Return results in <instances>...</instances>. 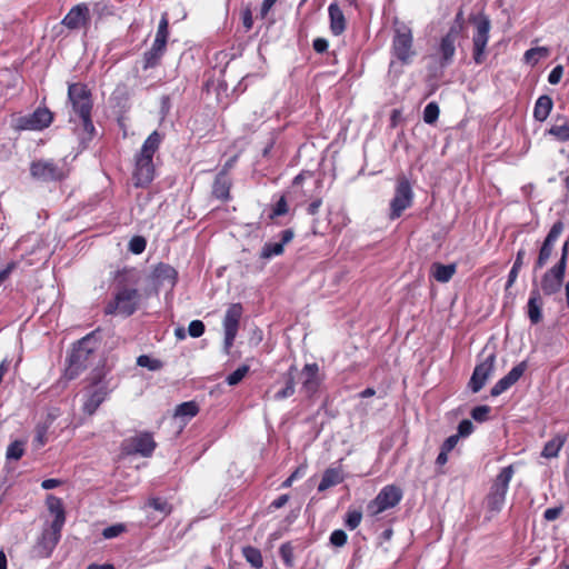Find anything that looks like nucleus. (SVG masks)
Instances as JSON below:
<instances>
[{"label":"nucleus","instance_id":"obj_1","mask_svg":"<svg viewBox=\"0 0 569 569\" xmlns=\"http://www.w3.org/2000/svg\"><path fill=\"white\" fill-rule=\"evenodd\" d=\"M162 140V136L158 131H153L142 144L141 151L136 160V169L133 173L134 184L143 187L150 183L154 176V167L152 158L158 150Z\"/></svg>","mask_w":569,"mask_h":569},{"label":"nucleus","instance_id":"obj_2","mask_svg":"<svg viewBox=\"0 0 569 569\" xmlns=\"http://www.w3.org/2000/svg\"><path fill=\"white\" fill-rule=\"evenodd\" d=\"M68 97L74 112L81 119L83 132L90 139L94 131V126L90 119L92 108L90 91L83 84L73 83L69 86Z\"/></svg>","mask_w":569,"mask_h":569},{"label":"nucleus","instance_id":"obj_3","mask_svg":"<svg viewBox=\"0 0 569 569\" xmlns=\"http://www.w3.org/2000/svg\"><path fill=\"white\" fill-rule=\"evenodd\" d=\"M140 293L133 288H121L106 307L107 315L131 316L139 307Z\"/></svg>","mask_w":569,"mask_h":569},{"label":"nucleus","instance_id":"obj_4","mask_svg":"<svg viewBox=\"0 0 569 569\" xmlns=\"http://www.w3.org/2000/svg\"><path fill=\"white\" fill-rule=\"evenodd\" d=\"M96 348L97 341L91 335H88L78 341L69 357L67 375L70 379L74 378L81 369L87 367L89 358Z\"/></svg>","mask_w":569,"mask_h":569},{"label":"nucleus","instance_id":"obj_5","mask_svg":"<svg viewBox=\"0 0 569 569\" xmlns=\"http://www.w3.org/2000/svg\"><path fill=\"white\" fill-rule=\"evenodd\" d=\"M513 467L508 466L503 468L497 476L487 498L488 507L491 511L501 510L506 499V493L509 488V482L513 477Z\"/></svg>","mask_w":569,"mask_h":569},{"label":"nucleus","instance_id":"obj_6","mask_svg":"<svg viewBox=\"0 0 569 569\" xmlns=\"http://www.w3.org/2000/svg\"><path fill=\"white\" fill-rule=\"evenodd\" d=\"M472 21L476 29L472 37L473 60L476 63L480 64L486 58V47L489 40L491 23L489 18L482 14L475 17Z\"/></svg>","mask_w":569,"mask_h":569},{"label":"nucleus","instance_id":"obj_7","mask_svg":"<svg viewBox=\"0 0 569 569\" xmlns=\"http://www.w3.org/2000/svg\"><path fill=\"white\" fill-rule=\"evenodd\" d=\"M413 199L412 188L406 176H399L397 179L395 197L390 202V218L396 219L411 206Z\"/></svg>","mask_w":569,"mask_h":569},{"label":"nucleus","instance_id":"obj_8","mask_svg":"<svg viewBox=\"0 0 569 569\" xmlns=\"http://www.w3.org/2000/svg\"><path fill=\"white\" fill-rule=\"evenodd\" d=\"M463 29L462 13L459 12L455 19V22L450 27L448 33L441 39L440 53L441 63L448 64L452 61L456 52V41L460 37Z\"/></svg>","mask_w":569,"mask_h":569},{"label":"nucleus","instance_id":"obj_9","mask_svg":"<svg viewBox=\"0 0 569 569\" xmlns=\"http://www.w3.org/2000/svg\"><path fill=\"white\" fill-rule=\"evenodd\" d=\"M243 308L240 303H232L226 311L223 318V331H224V340L223 347L224 351L229 353L230 348L233 345L236 336L238 333L240 319L242 317Z\"/></svg>","mask_w":569,"mask_h":569},{"label":"nucleus","instance_id":"obj_10","mask_svg":"<svg viewBox=\"0 0 569 569\" xmlns=\"http://www.w3.org/2000/svg\"><path fill=\"white\" fill-rule=\"evenodd\" d=\"M156 448V442L150 433L143 432L131 437L122 443V450L126 455H141L149 457Z\"/></svg>","mask_w":569,"mask_h":569},{"label":"nucleus","instance_id":"obj_11","mask_svg":"<svg viewBox=\"0 0 569 569\" xmlns=\"http://www.w3.org/2000/svg\"><path fill=\"white\" fill-rule=\"evenodd\" d=\"M52 121V113L47 108H38L33 113L20 117L17 120L19 130H42Z\"/></svg>","mask_w":569,"mask_h":569},{"label":"nucleus","instance_id":"obj_12","mask_svg":"<svg viewBox=\"0 0 569 569\" xmlns=\"http://www.w3.org/2000/svg\"><path fill=\"white\" fill-rule=\"evenodd\" d=\"M565 271L563 261H558L552 268L545 272L540 281V289L543 295L552 296L560 290Z\"/></svg>","mask_w":569,"mask_h":569},{"label":"nucleus","instance_id":"obj_13","mask_svg":"<svg viewBox=\"0 0 569 569\" xmlns=\"http://www.w3.org/2000/svg\"><path fill=\"white\" fill-rule=\"evenodd\" d=\"M401 499V490L396 486L385 487L370 503L372 515H378L389 508L395 507Z\"/></svg>","mask_w":569,"mask_h":569},{"label":"nucleus","instance_id":"obj_14","mask_svg":"<svg viewBox=\"0 0 569 569\" xmlns=\"http://www.w3.org/2000/svg\"><path fill=\"white\" fill-rule=\"evenodd\" d=\"M31 176L41 181L62 179L63 169L51 160H38L31 163Z\"/></svg>","mask_w":569,"mask_h":569},{"label":"nucleus","instance_id":"obj_15","mask_svg":"<svg viewBox=\"0 0 569 569\" xmlns=\"http://www.w3.org/2000/svg\"><path fill=\"white\" fill-rule=\"evenodd\" d=\"M495 360L496 357L493 353H491L483 361L476 366L469 381V387L472 392H479L483 388L493 371Z\"/></svg>","mask_w":569,"mask_h":569},{"label":"nucleus","instance_id":"obj_16","mask_svg":"<svg viewBox=\"0 0 569 569\" xmlns=\"http://www.w3.org/2000/svg\"><path fill=\"white\" fill-rule=\"evenodd\" d=\"M563 231V223L561 221H557L552 224L549 233L547 234L540 251L538 259L535 264V270L542 268L549 260L552 254L555 243Z\"/></svg>","mask_w":569,"mask_h":569},{"label":"nucleus","instance_id":"obj_17","mask_svg":"<svg viewBox=\"0 0 569 569\" xmlns=\"http://www.w3.org/2000/svg\"><path fill=\"white\" fill-rule=\"evenodd\" d=\"M393 51L396 57L407 63L415 56L412 50V34L410 29L397 30L393 39Z\"/></svg>","mask_w":569,"mask_h":569},{"label":"nucleus","instance_id":"obj_18","mask_svg":"<svg viewBox=\"0 0 569 569\" xmlns=\"http://www.w3.org/2000/svg\"><path fill=\"white\" fill-rule=\"evenodd\" d=\"M89 20V8L81 3L74 6L63 18L62 24L69 29H78L84 26Z\"/></svg>","mask_w":569,"mask_h":569},{"label":"nucleus","instance_id":"obj_19","mask_svg":"<svg viewBox=\"0 0 569 569\" xmlns=\"http://www.w3.org/2000/svg\"><path fill=\"white\" fill-rule=\"evenodd\" d=\"M318 373L319 367L317 363H308L303 367L301 371L302 390L307 396H312L317 391L320 383Z\"/></svg>","mask_w":569,"mask_h":569},{"label":"nucleus","instance_id":"obj_20","mask_svg":"<svg viewBox=\"0 0 569 569\" xmlns=\"http://www.w3.org/2000/svg\"><path fill=\"white\" fill-rule=\"evenodd\" d=\"M106 395V388L103 386L96 385L88 393L87 400L83 403V410L88 415H93L104 400Z\"/></svg>","mask_w":569,"mask_h":569},{"label":"nucleus","instance_id":"obj_21","mask_svg":"<svg viewBox=\"0 0 569 569\" xmlns=\"http://www.w3.org/2000/svg\"><path fill=\"white\" fill-rule=\"evenodd\" d=\"M543 302L541 295L538 289H532L530 293V298L528 301V316L532 323H538L542 319V309Z\"/></svg>","mask_w":569,"mask_h":569},{"label":"nucleus","instance_id":"obj_22","mask_svg":"<svg viewBox=\"0 0 569 569\" xmlns=\"http://www.w3.org/2000/svg\"><path fill=\"white\" fill-rule=\"evenodd\" d=\"M330 30L335 36H340L346 29V19L338 4L329 6Z\"/></svg>","mask_w":569,"mask_h":569},{"label":"nucleus","instance_id":"obj_23","mask_svg":"<svg viewBox=\"0 0 569 569\" xmlns=\"http://www.w3.org/2000/svg\"><path fill=\"white\" fill-rule=\"evenodd\" d=\"M63 523H64V512L59 511L58 515H56V518L51 523V529L48 530V532H50L49 545L46 547V551L42 552V555L50 556L52 549L56 547V545L59 541L60 531H61Z\"/></svg>","mask_w":569,"mask_h":569},{"label":"nucleus","instance_id":"obj_24","mask_svg":"<svg viewBox=\"0 0 569 569\" xmlns=\"http://www.w3.org/2000/svg\"><path fill=\"white\" fill-rule=\"evenodd\" d=\"M231 182L224 171H221L212 186V194L220 200H227L229 198Z\"/></svg>","mask_w":569,"mask_h":569},{"label":"nucleus","instance_id":"obj_25","mask_svg":"<svg viewBox=\"0 0 569 569\" xmlns=\"http://www.w3.org/2000/svg\"><path fill=\"white\" fill-rule=\"evenodd\" d=\"M553 102L549 96L538 98L533 109V117L537 121H545L551 112Z\"/></svg>","mask_w":569,"mask_h":569},{"label":"nucleus","instance_id":"obj_26","mask_svg":"<svg viewBox=\"0 0 569 569\" xmlns=\"http://www.w3.org/2000/svg\"><path fill=\"white\" fill-rule=\"evenodd\" d=\"M456 272V264L433 263L431 266V274L439 282H448Z\"/></svg>","mask_w":569,"mask_h":569},{"label":"nucleus","instance_id":"obj_27","mask_svg":"<svg viewBox=\"0 0 569 569\" xmlns=\"http://www.w3.org/2000/svg\"><path fill=\"white\" fill-rule=\"evenodd\" d=\"M199 412V406L194 401H188L179 405L174 411V418L181 419L186 423Z\"/></svg>","mask_w":569,"mask_h":569},{"label":"nucleus","instance_id":"obj_28","mask_svg":"<svg viewBox=\"0 0 569 569\" xmlns=\"http://www.w3.org/2000/svg\"><path fill=\"white\" fill-rule=\"evenodd\" d=\"M566 442L565 435H557L551 440H549L541 452V456L545 458H555L558 456L561 447Z\"/></svg>","mask_w":569,"mask_h":569},{"label":"nucleus","instance_id":"obj_29","mask_svg":"<svg viewBox=\"0 0 569 569\" xmlns=\"http://www.w3.org/2000/svg\"><path fill=\"white\" fill-rule=\"evenodd\" d=\"M154 277L161 282L168 281L171 286H173L177 271L169 264L160 263L154 269Z\"/></svg>","mask_w":569,"mask_h":569},{"label":"nucleus","instance_id":"obj_30","mask_svg":"<svg viewBox=\"0 0 569 569\" xmlns=\"http://www.w3.org/2000/svg\"><path fill=\"white\" fill-rule=\"evenodd\" d=\"M164 50L166 47H158L153 43L151 49L144 53V69L157 66Z\"/></svg>","mask_w":569,"mask_h":569},{"label":"nucleus","instance_id":"obj_31","mask_svg":"<svg viewBox=\"0 0 569 569\" xmlns=\"http://www.w3.org/2000/svg\"><path fill=\"white\" fill-rule=\"evenodd\" d=\"M296 370L295 367H291L287 373V381H286V387L281 390H279L278 392H276L274 395V399L276 400H282V399H286V398H289L291 397L293 393H295V376H293V371Z\"/></svg>","mask_w":569,"mask_h":569},{"label":"nucleus","instance_id":"obj_32","mask_svg":"<svg viewBox=\"0 0 569 569\" xmlns=\"http://www.w3.org/2000/svg\"><path fill=\"white\" fill-rule=\"evenodd\" d=\"M243 557L253 568H261L263 565L262 556L259 549L248 546L242 550Z\"/></svg>","mask_w":569,"mask_h":569},{"label":"nucleus","instance_id":"obj_33","mask_svg":"<svg viewBox=\"0 0 569 569\" xmlns=\"http://www.w3.org/2000/svg\"><path fill=\"white\" fill-rule=\"evenodd\" d=\"M549 133L559 141H569V121L563 120L561 123L556 122L549 129Z\"/></svg>","mask_w":569,"mask_h":569},{"label":"nucleus","instance_id":"obj_34","mask_svg":"<svg viewBox=\"0 0 569 569\" xmlns=\"http://www.w3.org/2000/svg\"><path fill=\"white\" fill-rule=\"evenodd\" d=\"M24 445L26 442L22 440L11 442L7 448L6 458L8 460H19L24 453Z\"/></svg>","mask_w":569,"mask_h":569},{"label":"nucleus","instance_id":"obj_35","mask_svg":"<svg viewBox=\"0 0 569 569\" xmlns=\"http://www.w3.org/2000/svg\"><path fill=\"white\" fill-rule=\"evenodd\" d=\"M339 482H340L339 473L336 470L329 469L325 472V475L318 486V490L325 491L328 488H330Z\"/></svg>","mask_w":569,"mask_h":569},{"label":"nucleus","instance_id":"obj_36","mask_svg":"<svg viewBox=\"0 0 569 569\" xmlns=\"http://www.w3.org/2000/svg\"><path fill=\"white\" fill-rule=\"evenodd\" d=\"M167 39H168V19L164 14V16H162V18L159 22L156 39H154L153 43H156L158 47H166Z\"/></svg>","mask_w":569,"mask_h":569},{"label":"nucleus","instance_id":"obj_37","mask_svg":"<svg viewBox=\"0 0 569 569\" xmlns=\"http://www.w3.org/2000/svg\"><path fill=\"white\" fill-rule=\"evenodd\" d=\"M549 56V49L546 47L532 48L525 53V59L529 63H537L539 59L547 58Z\"/></svg>","mask_w":569,"mask_h":569},{"label":"nucleus","instance_id":"obj_38","mask_svg":"<svg viewBox=\"0 0 569 569\" xmlns=\"http://www.w3.org/2000/svg\"><path fill=\"white\" fill-rule=\"evenodd\" d=\"M439 112V106L436 102L428 103L423 110V121L428 124L435 123L438 120Z\"/></svg>","mask_w":569,"mask_h":569},{"label":"nucleus","instance_id":"obj_39","mask_svg":"<svg viewBox=\"0 0 569 569\" xmlns=\"http://www.w3.org/2000/svg\"><path fill=\"white\" fill-rule=\"evenodd\" d=\"M283 252V244L281 242L266 243L263 246L261 258L269 259L273 256H279Z\"/></svg>","mask_w":569,"mask_h":569},{"label":"nucleus","instance_id":"obj_40","mask_svg":"<svg viewBox=\"0 0 569 569\" xmlns=\"http://www.w3.org/2000/svg\"><path fill=\"white\" fill-rule=\"evenodd\" d=\"M137 365L140 367L148 368L149 370H159L162 367V363L158 359H152L149 356L142 355L137 359Z\"/></svg>","mask_w":569,"mask_h":569},{"label":"nucleus","instance_id":"obj_41","mask_svg":"<svg viewBox=\"0 0 569 569\" xmlns=\"http://www.w3.org/2000/svg\"><path fill=\"white\" fill-rule=\"evenodd\" d=\"M248 371L249 367L243 365L239 367L237 370H234L232 373H230L227 377L226 381L228 382L229 386H236L246 377Z\"/></svg>","mask_w":569,"mask_h":569},{"label":"nucleus","instance_id":"obj_42","mask_svg":"<svg viewBox=\"0 0 569 569\" xmlns=\"http://www.w3.org/2000/svg\"><path fill=\"white\" fill-rule=\"evenodd\" d=\"M48 428L46 426H37L36 436L32 441V446L36 450L43 447L47 442Z\"/></svg>","mask_w":569,"mask_h":569},{"label":"nucleus","instance_id":"obj_43","mask_svg":"<svg viewBox=\"0 0 569 569\" xmlns=\"http://www.w3.org/2000/svg\"><path fill=\"white\" fill-rule=\"evenodd\" d=\"M490 411L491 408L489 406H478L471 410V417L478 422H483L488 420Z\"/></svg>","mask_w":569,"mask_h":569},{"label":"nucleus","instance_id":"obj_44","mask_svg":"<svg viewBox=\"0 0 569 569\" xmlns=\"http://www.w3.org/2000/svg\"><path fill=\"white\" fill-rule=\"evenodd\" d=\"M148 506L153 508L154 510L168 515L171 511V507L168 505L166 500H162L160 498H151L148 501Z\"/></svg>","mask_w":569,"mask_h":569},{"label":"nucleus","instance_id":"obj_45","mask_svg":"<svg viewBox=\"0 0 569 569\" xmlns=\"http://www.w3.org/2000/svg\"><path fill=\"white\" fill-rule=\"evenodd\" d=\"M279 552H280V556H281L283 562L286 563V566L292 567L293 566V547L288 542L283 543L280 547Z\"/></svg>","mask_w":569,"mask_h":569},{"label":"nucleus","instance_id":"obj_46","mask_svg":"<svg viewBox=\"0 0 569 569\" xmlns=\"http://www.w3.org/2000/svg\"><path fill=\"white\" fill-rule=\"evenodd\" d=\"M511 386L512 383L509 380L508 376H505L491 388L490 393L492 397H497L505 392L507 389H509Z\"/></svg>","mask_w":569,"mask_h":569},{"label":"nucleus","instance_id":"obj_47","mask_svg":"<svg viewBox=\"0 0 569 569\" xmlns=\"http://www.w3.org/2000/svg\"><path fill=\"white\" fill-rule=\"evenodd\" d=\"M361 519H362V513H361V511H359V510H350V511L347 513L346 525H347V527H349L351 530H353V529H356V528L360 525Z\"/></svg>","mask_w":569,"mask_h":569},{"label":"nucleus","instance_id":"obj_48","mask_svg":"<svg viewBox=\"0 0 569 569\" xmlns=\"http://www.w3.org/2000/svg\"><path fill=\"white\" fill-rule=\"evenodd\" d=\"M526 369L527 363L522 361L510 370V372L507 376L512 385H515L520 379Z\"/></svg>","mask_w":569,"mask_h":569},{"label":"nucleus","instance_id":"obj_49","mask_svg":"<svg viewBox=\"0 0 569 569\" xmlns=\"http://www.w3.org/2000/svg\"><path fill=\"white\" fill-rule=\"evenodd\" d=\"M146 249V240L142 237H133L129 242V250L136 254L143 252Z\"/></svg>","mask_w":569,"mask_h":569},{"label":"nucleus","instance_id":"obj_50","mask_svg":"<svg viewBox=\"0 0 569 569\" xmlns=\"http://www.w3.org/2000/svg\"><path fill=\"white\" fill-rule=\"evenodd\" d=\"M124 530H126V527L121 523H118V525H113V526H110V527H107L106 529H103L102 536L106 539H112V538H116L119 535H121Z\"/></svg>","mask_w":569,"mask_h":569},{"label":"nucleus","instance_id":"obj_51","mask_svg":"<svg viewBox=\"0 0 569 569\" xmlns=\"http://www.w3.org/2000/svg\"><path fill=\"white\" fill-rule=\"evenodd\" d=\"M188 332L192 338H199L204 332V325L200 320H193L189 323Z\"/></svg>","mask_w":569,"mask_h":569},{"label":"nucleus","instance_id":"obj_52","mask_svg":"<svg viewBox=\"0 0 569 569\" xmlns=\"http://www.w3.org/2000/svg\"><path fill=\"white\" fill-rule=\"evenodd\" d=\"M330 542L336 547H342L347 542V535L343 530H335L330 536Z\"/></svg>","mask_w":569,"mask_h":569},{"label":"nucleus","instance_id":"obj_53","mask_svg":"<svg viewBox=\"0 0 569 569\" xmlns=\"http://www.w3.org/2000/svg\"><path fill=\"white\" fill-rule=\"evenodd\" d=\"M473 431V425L470 420L465 419L462 420L458 426V433L459 437H468Z\"/></svg>","mask_w":569,"mask_h":569},{"label":"nucleus","instance_id":"obj_54","mask_svg":"<svg viewBox=\"0 0 569 569\" xmlns=\"http://www.w3.org/2000/svg\"><path fill=\"white\" fill-rule=\"evenodd\" d=\"M562 74H563V67L562 66L555 67L548 77L549 83H551V84L559 83Z\"/></svg>","mask_w":569,"mask_h":569},{"label":"nucleus","instance_id":"obj_55","mask_svg":"<svg viewBox=\"0 0 569 569\" xmlns=\"http://www.w3.org/2000/svg\"><path fill=\"white\" fill-rule=\"evenodd\" d=\"M48 507H49V510L56 515H58L59 511L64 512L63 508H62L61 500L56 497H50L48 499Z\"/></svg>","mask_w":569,"mask_h":569},{"label":"nucleus","instance_id":"obj_56","mask_svg":"<svg viewBox=\"0 0 569 569\" xmlns=\"http://www.w3.org/2000/svg\"><path fill=\"white\" fill-rule=\"evenodd\" d=\"M561 511H562L561 507L548 508L545 511L543 517L548 521H553L560 516Z\"/></svg>","mask_w":569,"mask_h":569},{"label":"nucleus","instance_id":"obj_57","mask_svg":"<svg viewBox=\"0 0 569 569\" xmlns=\"http://www.w3.org/2000/svg\"><path fill=\"white\" fill-rule=\"evenodd\" d=\"M459 438V435L450 436L445 440L441 448L450 452L457 446Z\"/></svg>","mask_w":569,"mask_h":569},{"label":"nucleus","instance_id":"obj_58","mask_svg":"<svg viewBox=\"0 0 569 569\" xmlns=\"http://www.w3.org/2000/svg\"><path fill=\"white\" fill-rule=\"evenodd\" d=\"M288 211V206L284 197H281L273 209V216H282Z\"/></svg>","mask_w":569,"mask_h":569},{"label":"nucleus","instance_id":"obj_59","mask_svg":"<svg viewBox=\"0 0 569 569\" xmlns=\"http://www.w3.org/2000/svg\"><path fill=\"white\" fill-rule=\"evenodd\" d=\"M49 537H50V532L44 531L42 533V537H41L40 541H39L38 555L41 556V557H46L44 555H42V552L46 551V547L49 545Z\"/></svg>","mask_w":569,"mask_h":569},{"label":"nucleus","instance_id":"obj_60","mask_svg":"<svg viewBox=\"0 0 569 569\" xmlns=\"http://www.w3.org/2000/svg\"><path fill=\"white\" fill-rule=\"evenodd\" d=\"M313 49L318 53H322L328 49V41L323 38H317L313 40Z\"/></svg>","mask_w":569,"mask_h":569},{"label":"nucleus","instance_id":"obj_61","mask_svg":"<svg viewBox=\"0 0 569 569\" xmlns=\"http://www.w3.org/2000/svg\"><path fill=\"white\" fill-rule=\"evenodd\" d=\"M520 269L512 266L510 272H509V276H508V281H507V286H506V289H509L510 287H512V284L516 282L517 280V277H518V273H519Z\"/></svg>","mask_w":569,"mask_h":569},{"label":"nucleus","instance_id":"obj_62","mask_svg":"<svg viewBox=\"0 0 569 569\" xmlns=\"http://www.w3.org/2000/svg\"><path fill=\"white\" fill-rule=\"evenodd\" d=\"M288 500H289L288 495H282L272 501L271 507L279 509V508L283 507L288 502Z\"/></svg>","mask_w":569,"mask_h":569},{"label":"nucleus","instance_id":"obj_63","mask_svg":"<svg viewBox=\"0 0 569 569\" xmlns=\"http://www.w3.org/2000/svg\"><path fill=\"white\" fill-rule=\"evenodd\" d=\"M321 207V200L320 199H317L315 201H312L309 206H308V213L311 214V216H315L318 213L319 211V208Z\"/></svg>","mask_w":569,"mask_h":569},{"label":"nucleus","instance_id":"obj_64","mask_svg":"<svg viewBox=\"0 0 569 569\" xmlns=\"http://www.w3.org/2000/svg\"><path fill=\"white\" fill-rule=\"evenodd\" d=\"M59 485H60V480H58V479H47V480L42 481L41 487L43 489L50 490V489L58 487Z\"/></svg>","mask_w":569,"mask_h":569}]
</instances>
